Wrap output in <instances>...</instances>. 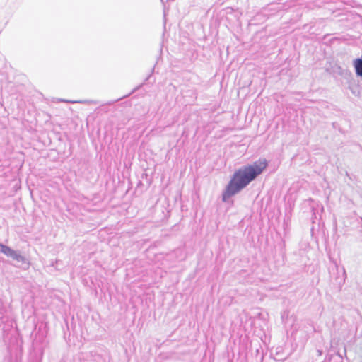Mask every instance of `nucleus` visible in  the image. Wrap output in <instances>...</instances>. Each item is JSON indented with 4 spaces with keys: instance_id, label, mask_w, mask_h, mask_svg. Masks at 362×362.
<instances>
[{
    "instance_id": "obj_1",
    "label": "nucleus",
    "mask_w": 362,
    "mask_h": 362,
    "mask_svg": "<svg viewBox=\"0 0 362 362\" xmlns=\"http://www.w3.org/2000/svg\"><path fill=\"white\" fill-rule=\"evenodd\" d=\"M267 166V163L263 159L236 170L223 194V202H226L231 196L246 187L257 175L261 174Z\"/></svg>"
},
{
    "instance_id": "obj_2",
    "label": "nucleus",
    "mask_w": 362,
    "mask_h": 362,
    "mask_svg": "<svg viewBox=\"0 0 362 362\" xmlns=\"http://www.w3.org/2000/svg\"><path fill=\"white\" fill-rule=\"evenodd\" d=\"M1 252L8 256L12 257L13 259H19L21 256L16 252L13 250L8 246L0 244Z\"/></svg>"
},
{
    "instance_id": "obj_3",
    "label": "nucleus",
    "mask_w": 362,
    "mask_h": 362,
    "mask_svg": "<svg viewBox=\"0 0 362 362\" xmlns=\"http://www.w3.org/2000/svg\"><path fill=\"white\" fill-rule=\"evenodd\" d=\"M354 66L357 75L362 76V59H358L354 62Z\"/></svg>"
}]
</instances>
